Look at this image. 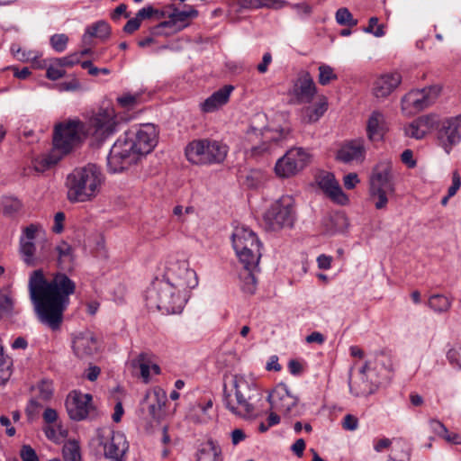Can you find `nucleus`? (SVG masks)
<instances>
[{
  "instance_id": "55",
  "label": "nucleus",
  "mask_w": 461,
  "mask_h": 461,
  "mask_svg": "<svg viewBox=\"0 0 461 461\" xmlns=\"http://www.w3.org/2000/svg\"><path fill=\"white\" fill-rule=\"evenodd\" d=\"M155 14H158V10L153 8L151 5H148L140 9L136 14V17L141 23L142 20L149 19L155 15Z\"/></svg>"
},
{
  "instance_id": "40",
  "label": "nucleus",
  "mask_w": 461,
  "mask_h": 461,
  "mask_svg": "<svg viewBox=\"0 0 461 461\" xmlns=\"http://www.w3.org/2000/svg\"><path fill=\"white\" fill-rule=\"evenodd\" d=\"M131 365L134 368L140 369L141 377L144 382L147 383L149 379V369L151 365V360L149 356L145 353L140 354L136 359L132 360Z\"/></svg>"
},
{
  "instance_id": "4",
  "label": "nucleus",
  "mask_w": 461,
  "mask_h": 461,
  "mask_svg": "<svg viewBox=\"0 0 461 461\" xmlns=\"http://www.w3.org/2000/svg\"><path fill=\"white\" fill-rule=\"evenodd\" d=\"M102 183V172L95 165L75 168L66 180L68 199L73 203L90 201L99 193Z\"/></svg>"
},
{
  "instance_id": "6",
  "label": "nucleus",
  "mask_w": 461,
  "mask_h": 461,
  "mask_svg": "<svg viewBox=\"0 0 461 461\" xmlns=\"http://www.w3.org/2000/svg\"><path fill=\"white\" fill-rule=\"evenodd\" d=\"M227 145L208 139L194 140L185 149L187 160L196 165L220 164L227 157Z\"/></svg>"
},
{
  "instance_id": "58",
  "label": "nucleus",
  "mask_w": 461,
  "mask_h": 461,
  "mask_svg": "<svg viewBox=\"0 0 461 461\" xmlns=\"http://www.w3.org/2000/svg\"><path fill=\"white\" fill-rule=\"evenodd\" d=\"M65 213L58 212L54 216V225L52 230L55 233H61L64 230Z\"/></svg>"
},
{
  "instance_id": "5",
  "label": "nucleus",
  "mask_w": 461,
  "mask_h": 461,
  "mask_svg": "<svg viewBox=\"0 0 461 461\" xmlns=\"http://www.w3.org/2000/svg\"><path fill=\"white\" fill-rule=\"evenodd\" d=\"M147 306L167 313H179L188 299L167 279H156L145 294Z\"/></svg>"
},
{
  "instance_id": "63",
  "label": "nucleus",
  "mask_w": 461,
  "mask_h": 461,
  "mask_svg": "<svg viewBox=\"0 0 461 461\" xmlns=\"http://www.w3.org/2000/svg\"><path fill=\"white\" fill-rule=\"evenodd\" d=\"M402 161L410 168L416 166V160L413 159V153L411 149H405L401 155Z\"/></svg>"
},
{
  "instance_id": "16",
  "label": "nucleus",
  "mask_w": 461,
  "mask_h": 461,
  "mask_svg": "<svg viewBox=\"0 0 461 461\" xmlns=\"http://www.w3.org/2000/svg\"><path fill=\"white\" fill-rule=\"evenodd\" d=\"M317 94V87L311 74L302 70L297 74L289 90V95L294 98L293 103L310 104Z\"/></svg>"
},
{
  "instance_id": "2",
  "label": "nucleus",
  "mask_w": 461,
  "mask_h": 461,
  "mask_svg": "<svg viewBox=\"0 0 461 461\" xmlns=\"http://www.w3.org/2000/svg\"><path fill=\"white\" fill-rule=\"evenodd\" d=\"M157 131L152 124H145L135 132H127L110 149L107 167L112 173L121 172L149 154L156 146Z\"/></svg>"
},
{
  "instance_id": "17",
  "label": "nucleus",
  "mask_w": 461,
  "mask_h": 461,
  "mask_svg": "<svg viewBox=\"0 0 461 461\" xmlns=\"http://www.w3.org/2000/svg\"><path fill=\"white\" fill-rule=\"evenodd\" d=\"M438 140L447 153L461 141V115L441 121L438 130Z\"/></svg>"
},
{
  "instance_id": "43",
  "label": "nucleus",
  "mask_w": 461,
  "mask_h": 461,
  "mask_svg": "<svg viewBox=\"0 0 461 461\" xmlns=\"http://www.w3.org/2000/svg\"><path fill=\"white\" fill-rule=\"evenodd\" d=\"M336 21L340 25L354 27L357 24V20L354 19L348 8L342 7L336 12Z\"/></svg>"
},
{
  "instance_id": "19",
  "label": "nucleus",
  "mask_w": 461,
  "mask_h": 461,
  "mask_svg": "<svg viewBox=\"0 0 461 461\" xmlns=\"http://www.w3.org/2000/svg\"><path fill=\"white\" fill-rule=\"evenodd\" d=\"M279 138L270 130L262 131L256 128H251L246 132L243 146L247 151H250L251 156H258L269 150L270 141H278Z\"/></svg>"
},
{
  "instance_id": "15",
  "label": "nucleus",
  "mask_w": 461,
  "mask_h": 461,
  "mask_svg": "<svg viewBox=\"0 0 461 461\" xmlns=\"http://www.w3.org/2000/svg\"><path fill=\"white\" fill-rule=\"evenodd\" d=\"M167 402L164 390L155 387L149 390L140 402L141 418L147 421H158L163 416V407Z\"/></svg>"
},
{
  "instance_id": "12",
  "label": "nucleus",
  "mask_w": 461,
  "mask_h": 461,
  "mask_svg": "<svg viewBox=\"0 0 461 461\" xmlns=\"http://www.w3.org/2000/svg\"><path fill=\"white\" fill-rule=\"evenodd\" d=\"M311 155L303 148H291L277 159L275 172L279 177L289 178L303 171L309 165Z\"/></svg>"
},
{
  "instance_id": "31",
  "label": "nucleus",
  "mask_w": 461,
  "mask_h": 461,
  "mask_svg": "<svg viewBox=\"0 0 461 461\" xmlns=\"http://www.w3.org/2000/svg\"><path fill=\"white\" fill-rule=\"evenodd\" d=\"M111 34V27L105 21H98L88 26L83 35L82 41L84 45H90L92 38L101 40L107 39Z\"/></svg>"
},
{
  "instance_id": "18",
  "label": "nucleus",
  "mask_w": 461,
  "mask_h": 461,
  "mask_svg": "<svg viewBox=\"0 0 461 461\" xmlns=\"http://www.w3.org/2000/svg\"><path fill=\"white\" fill-rule=\"evenodd\" d=\"M198 11L190 5H185V10H174L168 14V20L161 22L151 29V33L156 36L165 34L164 28H172L175 32H180L189 25V22L198 16Z\"/></svg>"
},
{
  "instance_id": "3",
  "label": "nucleus",
  "mask_w": 461,
  "mask_h": 461,
  "mask_svg": "<svg viewBox=\"0 0 461 461\" xmlns=\"http://www.w3.org/2000/svg\"><path fill=\"white\" fill-rule=\"evenodd\" d=\"M262 398L259 390L244 377L234 375L230 387L224 385L223 402L234 415L243 419H255L258 416L256 403Z\"/></svg>"
},
{
  "instance_id": "13",
  "label": "nucleus",
  "mask_w": 461,
  "mask_h": 461,
  "mask_svg": "<svg viewBox=\"0 0 461 461\" xmlns=\"http://www.w3.org/2000/svg\"><path fill=\"white\" fill-rule=\"evenodd\" d=\"M96 440L98 445L103 447L104 456L115 461H122L129 447L124 434L120 431H114L110 427L98 429L96 431Z\"/></svg>"
},
{
  "instance_id": "61",
  "label": "nucleus",
  "mask_w": 461,
  "mask_h": 461,
  "mask_svg": "<svg viewBox=\"0 0 461 461\" xmlns=\"http://www.w3.org/2000/svg\"><path fill=\"white\" fill-rule=\"evenodd\" d=\"M140 22L135 16L134 18L130 19L123 27V32L131 34L136 32L140 27Z\"/></svg>"
},
{
  "instance_id": "14",
  "label": "nucleus",
  "mask_w": 461,
  "mask_h": 461,
  "mask_svg": "<svg viewBox=\"0 0 461 461\" xmlns=\"http://www.w3.org/2000/svg\"><path fill=\"white\" fill-rule=\"evenodd\" d=\"M438 94L437 86L411 90L402 98V111L407 115L416 114L431 105Z\"/></svg>"
},
{
  "instance_id": "24",
  "label": "nucleus",
  "mask_w": 461,
  "mask_h": 461,
  "mask_svg": "<svg viewBox=\"0 0 461 461\" xmlns=\"http://www.w3.org/2000/svg\"><path fill=\"white\" fill-rule=\"evenodd\" d=\"M389 131L384 114L380 111H373L366 121V137L371 142L384 140Z\"/></svg>"
},
{
  "instance_id": "50",
  "label": "nucleus",
  "mask_w": 461,
  "mask_h": 461,
  "mask_svg": "<svg viewBox=\"0 0 461 461\" xmlns=\"http://www.w3.org/2000/svg\"><path fill=\"white\" fill-rule=\"evenodd\" d=\"M66 71L61 67H58L56 65L55 60L53 61V64H51L46 72V77L50 80H58L64 77Z\"/></svg>"
},
{
  "instance_id": "23",
  "label": "nucleus",
  "mask_w": 461,
  "mask_h": 461,
  "mask_svg": "<svg viewBox=\"0 0 461 461\" xmlns=\"http://www.w3.org/2000/svg\"><path fill=\"white\" fill-rule=\"evenodd\" d=\"M402 83L398 72L386 73L377 77L372 85V94L378 100L387 98Z\"/></svg>"
},
{
  "instance_id": "49",
  "label": "nucleus",
  "mask_w": 461,
  "mask_h": 461,
  "mask_svg": "<svg viewBox=\"0 0 461 461\" xmlns=\"http://www.w3.org/2000/svg\"><path fill=\"white\" fill-rule=\"evenodd\" d=\"M56 65L64 68L65 67H73L80 62V58L77 53L68 55L67 57L59 58L55 59Z\"/></svg>"
},
{
  "instance_id": "8",
  "label": "nucleus",
  "mask_w": 461,
  "mask_h": 461,
  "mask_svg": "<svg viewBox=\"0 0 461 461\" xmlns=\"http://www.w3.org/2000/svg\"><path fill=\"white\" fill-rule=\"evenodd\" d=\"M231 238L232 246L240 262L247 266H258L261 258V243L256 233L240 226L235 228Z\"/></svg>"
},
{
  "instance_id": "64",
  "label": "nucleus",
  "mask_w": 461,
  "mask_h": 461,
  "mask_svg": "<svg viewBox=\"0 0 461 461\" xmlns=\"http://www.w3.org/2000/svg\"><path fill=\"white\" fill-rule=\"evenodd\" d=\"M272 61V56L269 52L264 54L261 63H259L257 67V69L259 73L264 74L267 71L268 65Z\"/></svg>"
},
{
  "instance_id": "25",
  "label": "nucleus",
  "mask_w": 461,
  "mask_h": 461,
  "mask_svg": "<svg viewBox=\"0 0 461 461\" xmlns=\"http://www.w3.org/2000/svg\"><path fill=\"white\" fill-rule=\"evenodd\" d=\"M317 182L321 190L328 194L334 202L339 204H346L348 201V196L343 193L339 182L335 179L333 174L321 172L317 176Z\"/></svg>"
},
{
  "instance_id": "32",
  "label": "nucleus",
  "mask_w": 461,
  "mask_h": 461,
  "mask_svg": "<svg viewBox=\"0 0 461 461\" xmlns=\"http://www.w3.org/2000/svg\"><path fill=\"white\" fill-rule=\"evenodd\" d=\"M242 265L243 269L239 274L241 290L246 294H253L257 289L255 272L258 270V266Z\"/></svg>"
},
{
  "instance_id": "1",
  "label": "nucleus",
  "mask_w": 461,
  "mask_h": 461,
  "mask_svg": "<svg viewBox=\"0 0 461 461\" xmlns=\"http://www.w3.org/2000/svg\"><path fill=\"white\" fill-rule=\"evenodd\" d=\"M28 289L38 321L53 331L59 330L76 283L61 272L47 279L43 270L37 269L30 275Z\"/></svg>"
},
{
  "instance_id": "56",
  "label": "nucleus",
  "mask_w": 461,
  "mask_h": 461,
  "mask_svg": "<svg viewBox=\"0 0 461 461\" xmlns=\"http://www.w3.org/2000/svg\"><path fill=\"white\" fill-rule=\"evenodd\" d=\"M429 427L434 433L441 438H444L445 434L447 432L446 426L438 420H431L429 421Z\"/></svg>"
},
{
  "instance_id": "44",
  "label": "nucleus",
  "mask_w": 461,
  "mask_h": 461,
  "mask_svg": "<svg viewBox=\"0 0 461 461\" xmlns=\"http://www.w3.org/2000/svg\"><path fill=\"white\" fill-rule=\"evenodd\" d=\"M273 0H239V5L244 9H258L272 7Z\"/></svg>"
},
{
  "instance_id": "26",
  "label": "nucleus",
  "mask_w": 461,
  "mask_h": 461,
  "mask_svg": "<svg viewBox=\"0 0 461 461\" xmlns=\"http://www.w3.org/2000/svg\"><path fill=\"white\" fill-rule=\"evenodd\" d=\"M366 140L357 138L345 142L338 150L336 158L343 163L363 160L366 155Z\"/></svg>"
},
{
  "instance_id": "29",
  "label": "nucleus",
  "mask_w": 461,
  "mask_h": 461,
  "mask_svg": "<svg viewBox=\"0 0 461 461\" xmlns=\"http://www.w3.org/2000/svg\"><path fill=\"white\" fill-rule=\"evenodd\" d=\"M234 87L230 85H226L221 89L215 91L212 95L206 98L200 104V108L203 113H212L220 107L228 103L230 95Z\"/></svg>"
},
{
  "instance_id": "45",
  "label": "nucleus",
  "mask_w": 461,
  "mask_h": 461,
  "mask_svg": "<svg viewBox=\"0 0 461 461\" xmlns=\"http://www.w3.org/2000/svg\"><path fill=\"white\" fill-rule=\"evenodd\" d=\"M42 228L39 224H30L27 227L23 228V234L20 240H23V241H31L33 242L37 237V234L41 231Z\"/></svg>"
},
{
  "instance_id": "46",
  "label": "nucleus",
  "mask_w": 461,
  "mask_h": 461,
  "mask_svg": "<svg viewBox=\"0 0 461 461\" xmlns=\"http://www.w3.org/2000/svg\"><path fill=\"white\" fill-rule=\"evenodd\" d=\"M68 41V37L66 34H54L50 37V45L58 52H62L66 50Z\"/></svg>"
},
{
  "instance_id": "53",
  "label": "nucleus",
  "mask_w": 461,
  "mask_h": 461,
  "mask_svg": "<svg viewBox=\"0 0 461 461\" xmlns=\"http://www.w3.org/2000/svg\"><path fill=\"white\" fill-rule=\"evenodd\" d=\"M342 427L346 430H356L358 427V419L352 414H347L343 419Z\"/></svg>"
},
{
  "instance_id": "62",
  "label": "nucleus",
  "mask_w": 461,
  "mask_h": 461,
  "mask_svg": "<svg viewBox=\"0 0 461 461\" xmlns=\"http://www.w3.org/2000/svg\"><path fill=\"white\" fill-rule=\"evenodd\" d=\"M359 182L358 176L356 173H349L344 176L343 183L347 189H353Z\"/></svg>"
},
{
  "instance_id": "30",
  "label": "nucleus",
  "mask_w": 461,
  "mask_h": 461,
  "mask_svg": "<svg viewBox=\"0 0 461 461\" xmlns=\"http://www.w3.org/2000/svg\"><path fill=\"white\" fill-rule=\"evenodd\" d=\"M328 100L325 96L319 98L312 105H307L301 110V121L305 124L317 122L328 110Z\"/></svg>"
},
{
  "instance_id": "20",
  "label": "nucleus",
  "mask_w": 461,
  "mask_h": 461,
  "mask_svg": "<svg viewBox=\"0 0 461 461\" xmlns=\"http://www.w3.org/2000/svg\"><path fill=\"white\" fill-rule=\"evenodd\" d=\"M115 126V112L112 107L100 108L89 120V130L100 138L112 134Z\"/></svg>"
},
{
  "instance_id": "52",
  "label": "nucleus",
  "mask_w": 461,
  "mask_h": 461,
  "mask_svg": "<svg viewBox=\"0 0 461 461\" xmlns=\"http://www.w3.org/2000/svg\"><path fill=\"white\" fill-rule=\"evenodd\" d=\"M194 208L193 206H187L184 209L182 205H176L173 209V213L178 218L179 221L184 222L185 221V215L193 214Z\"/></svg>"
},
{
  "instance_id": "47",
  "label": "nucleus",
  "mask_w": 461,
  "mask_h": 461,
  "mask_svg": "<svg viewBox=\"0 0 461 461\" xmlns=\"http://www.w3.org/2000/svg\"><path fill=\"white\" fill-rule=\"evenodd\" d=\"M448 362L461 369V345H455L447 353Z\"/></svg>"
},
{
  "instance_id": "21",
  "label": "nucleus",
  "mask_w": 461,
  "mask_h": 461,
  "mask_svg": "<svg viewBox=\"0 0 461 461\" xmlns=\"http://www.w3.org/2000/svg\"><path fill=\"white\" fill-rule=\"evenodd\" d=\"M92 396L88 393H82L73 391L68 393L66 399V408L70 419L82 420L88 417L93 410Z\"/></svg>"
},
{
  "instance_id": "11",
  "label": "nucleus",
  "mask_w": 461,
  "mask_h": 461,
  "mask_svg": "<svg viewBox=\"0 0 461 461\" xmlns=\"http://www.w3.org/2000/svg\"><path fill=\"white\" fill-rule=\"evenodd\" d=\"M265 221L269 229L277 230L291 227L294 221V199L291 195L281 196L265 214Z\"/></svg>"
},
{
  "instance_id": "37",
  "label": "nucleus",
  "mask_w": 461,
  "mask_h": 461,
  "mask_svg": "<svg viewBox=\"0 0 461 461\" xmlns=\"http://www.w3.org/2000/svg\"><path fill=\"white\" fill-rule=\"evenodd\" d=\"M453 299L444 294L431 295L428 300V306L437 313H446L452 306Z\"/></svg>"
},
{
  "instance_id": "27",
  "label": "nucleus",
  "mask_w": 461,
  "mask_h": 461,
  "mask_svg": "<svg viewBox=\"0 0 461 461\" xmlns=\"http://www.w3.org/2000/svg\"><path fill=\"white\" fill-rule=\"evenodd\" d=\"M268 402L272 408L284 414H289L297 405L298 400L288 392L286 386L279 385L269 394Z\"/></svg>"
},
{
  "instance_id": "48",
  "label": "nucleus",
  "mask_w": 461,
  "mask_h": 461,
  "mask_svg": "<svg viewBox=\"0 0 461 461\" xmlns=\"http://www.w3.org/2000/svg\"><path fill=\"white\" fill-rule=\"evenodd\" d=\"M39 397L43 401H48L52 397L53 386L50 381H41L39 385Z\"/></svg>"
},
{
  "instance_id": "7",
  "label": "nucleus",
  "mask_w": 461,
  "mask_h": 461,
  "mask_svg": "<svg viewBox=\"0 0 461 461\" xmlns=\"http://www.w3.org/2000/svg\"><path fill=\"white\" fill-rule=\"evenodd\" d=\"M370 196L377 210L386 208L388 197L395 193V185L392 176V166L389 162L377 164L370 176Z\"/></svg>"
},
{
  "instance_id": "38",
  "label": "nucleus",
  "mask_w": 461,
  "mask_h": 461,
  "mask_svg": "<svg viewBox=\"0 0 461 461\" xmlns=\"http://www.w3.org/2000/svg\"><path fill=\"white\" fill-rule=\"evenodd\" d=\"M62 158L63 156L59 152H55V149L52 148L49 154L39 157L34 160V168L36 171L44 172L56 165Z\"/></svg>"
},
{
  "instance_id": "54",
  "label": "nucleus",
  "mask_w": 461,
  "mask_h": 461,
  "mask_svg": "<svg viewBox=\"0 0 461 461\" xmlns=\"http://www.w3.org/2000/svg\"><path fill=\"white\" fill-rule=\"evenodd\" d=\"M21 457L23 461H39L35 450L28 445H25L21 449Z\"/></svg>"
},
{
  "instance_id": "51",
  "label": "nucleus",
  "mask_w": 461,
  "mask_h": 461,
  "mask_svg": "<svg viewBox=\"0 0 461 461\" xmlns=\"http://www.w3.org/2000/svg\"><path fill=\"white\" fill-rule=\"evenodd\" d=\"M22 207V204L19 200L16 199H9L5 202L4 204V213L6 215H12L17 212Z\"/></svg>"
},
{
  "instance_id": "59",
  "label": "nucleus",
  "mask_w": 461,
  "mask_h": 461,
  "mask_svg": "<svg viewBox=\"0 0 461 461\" xmlns=\"http://www.w3.org/2000/svg\"><path fill=\"white\" fill-rule=\"evenodd\" d=\"M461 180L458 173L455 171L452 175V185L448 187L447 194L448 197L454 196L457 190L460 188Z\"/></svg>"
},
{
  "instance_id": "42",
  "label": "nucleus",
  "mask_w": 461,
  "mask_h": 461,
  "mask_svg": "<svg viewBox=\"0 0 461 461\" xmlns=\"http://www.w3.org/2000/svg\"><path fill=\"white\" fill-rule=\"evenodd\" d=\"M410 447L405 442H398L393 449V456L388 461H410Z\"/></svg>"
},
{
  "instance_id": "10",
  "label": "nucleus",
  "mask_w": 461,
  "mask_h": 461,
  "mask_svg": "<svg viewBox=\"0 0 461 461\" xmlns=\"http://www.w3.org/2000/svg\"><path fill=\"white\" fill-rule=\"evenodd\" d=\"M164 278L187 299L190 297V291L198 285L196 272L190 268L185 261L170 263L167 267Z\"/></svg>"
},
{
  "instance_id": "33",
  "label": "nucleus",
  "mask_w": 461,
  "mask_h": 461,
  "mask_svg": "<svg viewBox=\"0 0 461 461\" xmlns=\"http://www.w3.org/2000/svg\"><path fill=\"white\" fill-rule=\"evenodd\" d=\"M197 461H222L220 446L212 439H208L201 444L197 453Z\"/></svg>"
},
{
  "instance_id": "41",
  "label": "nucleus",
  "mask_w": 461,
  "mask_h": 461,
  "mask_svg": "<svg viewBox=\"0 0 461 461\" xmlns=\"http://www.w3.org/2000/svg\"><path fill=\"white\" fill-rule=\"evenodd\" d=\"M318 82L321 86H327L330 82L338 79L337 74L334 72L333 68L329 65L321 64L319 68Z\"/></svg>"
},
{
  "instance_id": "35",
  "label": "nucleus",
  "mask_w": 461,
  "mask_h": 461,
  "mask_svg": "<svg viewBox=\"0 0 461 461\" xmlns=\"http://www.w3.org/2000/svg\"><path fill=\"white\" fill-rule=\"evenodd\" d=\"M349 390L357 397L367 396L375 393L376 386L368 381L366 375H359L357 380L348 382Z\"/></svg>"
},
{
  "instance_id": "36",
  "label": "nucleus",
  "mask_w": 461,
  "mask_h": 461,
  "mask_svg": "<svg viewBox=\"0 0 461 461\" xmlns=\"http://www.w3.org/2000/svg\"><path fill=\"white\" fill-rule=\"evenodd\" d=\"M55 251L58 254V266L62 269L70 268L73 262L72 247L68 243L61 241L55 247Z\"/></svg>"
},
{
  "instance_id": "22",
  "label": "nucleus",
  "mask_w": 461,
  "mask_h": 461,
  "mask_svg": "<svg viewBox=\"0 0 461 461\" xmlns=\"http://www.w3.org/2000/svg\"><path fill=\"white\" fill-rule=\"evenodd\" d=\"M72 347L77 357L88 358L98 351L99 341L92 331L85 330L75 335Z\"/></svg>"
},
{
  "instance_id": "39",
  "label": "nucleus",
  "mask_w": 461,
  "mask_h": 461,
  "mask_svg": "<svg viewBox=\"0 0 461 461\" xmlns=\"http://www.w3.org/2000/svg\"><path fill=\"white\" fill-rule=\"evenodd\" d=\"M64 461H81L80 447L77 440H68L62 448Z\"/></svg>"
},
{
  "instance_id": "9",
  "label": "nucleus",
  "mask_w": 461,
  "mask_h": 461,
  "mask_svg": "<svg viewBox=\"0 0 461 461\" xmlns=\"http://www.w3.org/2000/svg\"><path fill=\"white\" fill-rule=\"evenodd\" d=\"M84 125L79 120H69L55 126L53 133V149L55 152L65 156L81 140Z\"/></svg>"
},
{
  "instance_id": "34",
  "label": "nucleus",
  "mask_w": 461,
  "mask_h": 461,
  "mask_svg": "<svg viewBox=\"0 0 461 461\" xmlns=\"http://www.w3.org/2000/svg\"><path fill=\"white\" fill-rule=\"evenodd\" d=\"M35 251L34 242L19 240V252L23 262L29 267H35L44 261V258L35 256Z\"/></svg>"
},
{
  "instance_id": "28",
  "label": "nucleus",
  "mask_w": 461,
  "mask_h": 461,
  "mask_svg": "<svg viewBox=\"0 0 461 461\" xmlns=\"http://www.w3.org/2000/svg\"><path fill=\"white\" fill-rule=\"evenodd\" d=\"M438 116L436 114L422 115L404 127L407 137L416 140L423 139L436 125Z\"/></svg>"
},
{
  "instance_id": "60",
  "label": "nucleus",
  "mask_w": 461,
  "mask_h": 461,
  "mask_svg": "<svg viewBox=\"0 0 461 461\" xmlns=\"http://www.w3.org/2000/svg\"><path fill=\"white\" fill-rule=\"evenodd\" d=\"M13 309V302L10 297L0 294V315L10 312Z\"/></svg>"
},
{
  "instance_id": "57",
  "label": "nucleus",
  "mask_w": 461,
  "mask_h": 461,
  "mask_svg": "<svg viewBox=\"0 0 461 461\" xmlns=\"http://www.w3.org/2000/svg\"><path fill=\"white\" fill-rule=\"evenodd\" d=\"M138 95H124L118 98V103L125 108H131L137 104Z\"/></svg>"
}]
</instances>
